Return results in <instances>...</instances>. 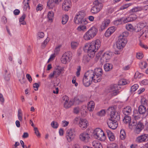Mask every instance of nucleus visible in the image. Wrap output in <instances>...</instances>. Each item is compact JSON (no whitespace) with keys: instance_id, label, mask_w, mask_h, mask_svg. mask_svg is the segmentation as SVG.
I'll return each instance as SVG.
<instances>
[{"instance_id":"obj_1","label":"nucleus","mask_w":148,"mask_h":148,"mask_svg":"<svg viewBox=\"0 0 148 148\" xmlns=\"http://www.w3.org/2000/svg\"><path fill=\"white\" fill-rule=\"evenodd\" d=\"M103 71L101 68L95 69L94 71L90 70L86 72L83 79V83L85 86H88L93 81L95 83L101 81Z\"/></svg>"},{"instance_id":"obj_2","label":"nucleus","mask_w":148,"mask_h":148,"mask_svg":"<svg viewBox=\"0 0 148 148\" xmlns=\"http://www.w3.org/2000/svg\"><path fill=\"white\" fill-rule=\"evenodd\" d=\"M101 46V42L100 40L97 39L93 40L89 43L86 44L85 47L88 50V55L90 58H93L95 52Z\"/></svg>"},{"instance_id":"obj_3","label":"nucleus","mask_w":148,"mask_h":148,"mask_svg":"<svg viewBox=\"0 0 148 148\" xmlns=\"http://www.w3.org/2000/svg\"><path fill=\"white\" fill-rule=\"evenodd\" d=\"M128 35V33L125 32L121 34L119 36L116 46L119 49H122L127 43L126 37Z\"/></svg>"},{"instance_id":"obj_4","label":"nucleus","mask_w":148,"mask_h":148,"mask_svg":"<svg viewBox=\"0 0 148 148\" xmlns=\"http://www.w3.org/2000/svg\"><path fill=\"white\" fill-rule=\"evenodd\" d=\"M98 32V29L96 27H92L84 34V39L86 40L92 39L96 35Z\"/></svg>"},{"instance_id":"obj_5","label":"nucleus","mask_w":148,"mask_h":148,"mask_svg":"<svg viewBox=\"0 0 148 148\" xmlns=\"http://www.w3.org/2000/svg\"><path fill=\"white\" fill-rule=\"evenodd\" d=\"M92 136L95 138L100 141H104L106 138L105 134L103 131L99 128H97L93 131Z\"/></svg>"},{"instance_id":"obj_6","label":"nucleus","mask_w":148,"mask_h":148,"mask_svg":"<svg viewBox=\"0 0 148 148\" xmlns=\"http://www.w3.org/2000/svg\"><path fill=\"white\" fill-rule=\"evenodd\" d=\"M93 3V6L91 8L90 12L94 14H97L102 9L103 4L101 0H95Z\"/></svg>"},{"instance_id":"obj_7","label":"nucleus","mask_w":148,"mask_h":148,"mask_svg":"<svg viewBox=\"0 0 148 148\" xmlns=\"http://www.w3.org/2000/svg\"><path fill=\"white\" fill-rule=\"evenodd\" d=\"M64 71L63 67L58 66L55 68L53 71L49 75L48 78L49 79L56 78L58 77Z\"/></svg>"},{"instance_id":"obj_8","label":"nucleus","mask_w":148,"mask_h":148,"mask_svg":"<svg viewBox=\"0 0 148 148\" xmlns=\"http://www.w3.org/2000/svg\"><path fill=\"white\" fill-rule=\"evenodd\" d=\"M72 56V53L70 51H67L65 53L62 55L61 58V62L64 64H67L70 61Z\"/></svg>"},{"instance_id":"obj_9","label":"nucleus","mask_w":148,"mask_h":148,"mask_svg":"<svg viewBox=\"0 0 148 148\" xmlns=\"http://www.w3.org/2000/svg\"><path fill=\"white\" fill-rule=\"evenodd\" d=\"M110 112V119L117 121L120 119L119 112L115 111L114 108L113 107H111L108 108L107 110Z\"/></svg>"},{"instance_id":"obj_10","label":"nucleus","mask_w":148,"mask_h":148,"mask_svg":"<svg viewBox=\"0 0 148 148\" xmlns=\"http://www.w3.org/2000/svg\"><path fill=\"white\" fill-rule=\"evenodd\" d=\"M76 124L79 125V126L82 129H85L88 125V121L85 119H79L78 118H76L75 120Z\"/></svg>"},{"instance_id":"obj_11","label":"nucleus","mask_w":148,"mask_h":148,"mask_svg":"<svg viewBox=\"0 0 148 148\" xmlns=\"http://www.w3.org/2000/svg\"><path fill=\"white\" fill-rule=\"evenodd\" d=\"M85 15V13L84 11H81L78 12L76 15L75 19V23L77 24L82 23V21Z\"/></svg>"},{"instance_id":"obj_12","label":"nucleus","mask_w":148,"mask_h":148,"mask_svg":"<svg viewBox=\"0 0 148 148\" xmlns=\"http://www.w3.org/2000/svg\"><path fill=\"white\" fill-rule=\"evenodd\" d=\"M108 92L111 93L112 96L116 95L119 92L117 85L115 84L111 85L108 89Z\"/></svg>"},{"instance_id":"obj_13","label":"nucleus","mask_w":148,"mask_h":148,"mask_svg":"<svg viewBox=\"0 0 148 148\" xmlns=\"http://www.w3.org/2000/svg\"><path fill=\"white\" fill-rule=\"evenodd\" d=\"M148 140V134H143L138 136L136 139V141L138 143H142Z\"/></svg>"},{"instance_id":"obj_14","label":"nucleus","mask_w":148,"mask_h":148,"mask_svg":"<svg viewBox=\"0 0 148 148\" xmlns=\"http://www.w3.org/2000/svg\"><path fill=\"white\" fill-rule=\"evenodd\" d=\"M107 123L108 127L110 128L113 130L116 129L118 126L117 121L114 120L109 119L107 121Z\"/></svg>"},{"instance_id":"obj_15","label":"nucleus","mask_w":148,"mask_h":148,"mask_svg":"<svg viewBox=\"0 0 148 148\" xmlns=\"http://www.w3.org/2000/svg\"><path fill=\"white\" fill-rule=\"evenodd\" d=\"M80 140L84 142L87 143L90 138V136L88 133L84 132L81 133L79 135Z\"/></svg>"},{"instance_id":"obj_16","label":"nucleus","mask_w":148,"mask_h":148,"mask_svg":"<svg viewBox=\"0 0 148 148\" xmlns=\"http://www.w3.org/2000/svg\"><path fill=\"white\" fill-rule=\"evenodd\" d=\"M71 6V0H65L62 5L63 10L66 11H68Z\"/></svg>"},{"instance_id":"obj_17","label":"nucleus","mask_w":148,"mask_h":148,"mask_svg":"<svg viewBox=\"0 0 148 148\" xmlns=\"http://www.w3.org/2000/svg\"><path fill=\"white\" fill-rule=\"evenodd\" d=\"M112 53L110 52H106L102 55V58H101V62H107L111 58Z\"/></svg>"},{"instance_id":"obj_18","label":"nucleus","mask_w":148,"mask_h":148,"mask_svg":"<svg viewBox=\"0 0 148 148\" xmlns=\"http://www.w3.org/2000/svg\"><path fill=\"white\" fill-rule=\"evenodd\" d=\"M143 128V124L141 121H139L136 125L134 130L135 132L137 134H139Z\"/></svg>"},{"instance_id":"obj_19","label":"nucleus","mask_w":148,"mask_h":148,"mask_svg":"<svg viewBox=\"0 0 148 148\" xmlns=\"http://www.w3.org/2000/svg\"><path fill=\"white\" fill-rule=\"evenodd\" d=\"M110 23V21L109 19H106L103 21L100 27V29L103 31L108 26Z\"/></svg>"},{"instance_id":"obj_20","label":"nucleus","mask_w":148,"mask_h":148,"mask_svg":"<svg viewBox=\"0 0 148 148\" xmlns=\"http://www.w3.org/2000/svg\"><path fill=\"white\" fill-rule=\"evenodd\" d=\"M147 25V23L144 21L139 23L137 24V27L138 29L137 30H136V29L135 30L136 32H138L146 27Z\"/></svg>"},{"instance_id":"obj_21","label":"nucleus","mask_w":148,"mask_h":148,"mask_svg":"<svg viewBox=\"0 0 148 148\" xmlns=\"http://www.w3.org/2000/svg\"><path fill=\"white\" fill-rule=\"evenodd\" d=\"M115 28L114 27H111L108 28L105 33V36L108 37L110 36L115 31Z\"/></svg>"},{"instance_id":"obj_22","label":"nucleus","mask_w":148,"mask_h":148,"mask_svg":"<svg viewBox=\"0 0 148 148\" xmlns=\"http://www.w3.org/2000/svg\"><path fill=\"white\" fill-rule=\"evenodd\" d=\"M84 101L83 97L82 96H78L75 98V105L80 104Z\"/></svg>"},{"instance_id":"obj_23","label":"nucleus","mask_w":148,"mask_h":148,"mask_svg":"<svg viewBox=\"0 0 148 148\" xmlns=\"http://www.w3.org/2000/svg\"><path fill=\"white\" fill-rule=\"evenodd\" d=\"M140 37L145 39L148 37V30H143L141 31L140 33Z\"/></svg>"},{"instance_id":"obj_24","label":"nucleus","mask_w":148,"mask_h":148,"mask_svg":"<svg viewBox=\"0 0 148 148\" xmlns=\"http://www.w3.org/2000/svg\"><path fill=\"white\" fill-rule=\"evenodd\" d=\"M106 132L109 140L111 141H113L115 140V137L114 134L110 130H107Z\"/></svg>"},{"instance_id":"obj_25","label":"nucleus","mask_w":148,"mask_h":148,"mask_svg":"<svg viewBox=\"0 0 148 148\" xmlns=\"http://www.w3.org/2000/svg\"><path fill=\"white\" fill-rule=\"evenodd\" d=\"M54 13L53 11L49 12L47 15L48 21L50 22H52L54 19Z\"/></svg>"},{"instance_id":"obj_26","label":"nucleus","mask_w":148,"mask_h":148,"mask_svg":"<svg viewBox=\"0 0 148 148\" xmlns=\"http://www.w3.org/2000/svg\"><path fill=\"white\" fill-rule=\"evenodd\" d=\"M131 112V108L130 106H127L123 110V113L125 115H127L130 114Z\"/></svg>"},{"instance_id":"obj_27","label":"nucleus","mask_w":148,"mask_h":148,"mask_svg":"<svg viewBox=\"0 0 148 148\" xmlns=\"http://www.w3.org/2000/svg\"><path fill=\"white\" fill-rule=\"evenodd\" d=\"M92 145L95 148H103L100 143L97 140L93 141L92 143Z\"/></svg>"},{"instance_id":"obj_28","label":"nucleus","mask_w":148,"mask_h":148,"mask_svg":"<svg viewBox=\"0 0 148 148\" xmlns=\"http://www.w3.org/2000/svg\"><path fill=\"white\" fill-rule=\"evenodd\" d=\"M95 103L94 101H91L89 102L88 104V110L90 111H92L95 108Z\"/></svg>"},{"instance_id":"obj_29","label":"nucleus","mask_w":148,"mask_h":148,"mask_svg":"<svg viewBox=\"0 0 148 148\" xmlns=\"http://www.w3.org/2000/svg\"><path fill=\"white\" fill-rule=\"evenodd\" d=\"M55 3L54 0H49L47 2V6L49 9H52L55 5Z\"/></svg>"},{"instance_id":"obj_30","label":"nucleus","mask_w":148,"mask_h":148,"mask_svg":"<svg viewBox=\"0 0 148 148\" xmlns=\"http://www.w3.org/2000/svg\"><path fill=\"white\" fill-rule=\"evenodd\" d=\"M139 113L140 114H144L145 113L146 110L145 107L143 105L139 106L138 108Z\"/></svg>"},{"instance_id":"obj_31","label":"nucleus","mask_w":148,"mask_h":148,"mask_svg":"<svg viewBox=\"0 0 148 148\" xmlns=\"http://www.w3.org/2000/svg\"><path fill=\"white\" fill-rule=\"evenodd\" d=\"M112 65L110 63H106L104 65V69L106 71H110L112 69Z\"/></svg>"},{"instance_id":"obj_32","label":"nucleus","mask_w":148,"mask_h":148,"mask_svg":"<svg viewBox=\"0 0 148 148\" xmlns=\"http://www.w3.org/2000/svg\"><path fill=\"white\" fill-rule=\"evenodd\" d=\"M30 0H24L23 3L24 5L23 7V9L26 10L28 8L29 9L30 7L29 5V3Z\"/></svg>"},{"instance_id":"obj_33","label":"nucleus","mask_w":148,"mask_h":148,"mask_svg":"<svg viewBox=\"0 0 148 148\" xmlns=\"http://www.w3.org/2000/svg\"><path fill=\"white\" fill-rule=\"evenodd\" d=\"M26 17V15L25 14H23L22 16L19 19V22L20 24L25 25L26 24V23L24 21Z\"/></svg>"},{"instance_id":"obj_34","label":"nucleus","mask_w":148,"mask_h":148,"mask_svg":"<svg viewBox=\"0 0 148 148\" xmlns=\"http://www.w3.org/2000/svg\"><path fill=\"white\" fill-rule=\"evenodd\" d=\"M68 19L69 17L68 15L66 14L63 15L62 18V23L63 24H66L68 21Z\"/></svg>"},{"instance_id":"obj_35","label":"nucleus","mask_w":148,"mask_h":148,"mask_svg":"<svg viewBox=\"0 0 148 148\" xmlns=\"http://www.w3.org/2000/svg\"><path fill=\"white\" fill-rule=\"evenodd\" d=\"M62 47V45L60 44L56 46L54 50V53L58 55L60 52V49Z\"/></svg>"},{"instance_id":"obj_36","label":"nucleus","mask_w":148,"mask_h":148,"mask_svg":"<svg viewBox=\"0 0 148 148\" xmlns=\"http://www.w3.org/2000/svg\"><path fill=\"white\" fill-rule=\"evenodd\" d=\"M120 138L121 140H124L126 137V134L125 130L123 129L121 130L120 133Z\"/></svg>"},{"instance_id":"obj_37","label":"nucleus","mask_w":148,"mask_h":148,"mask_svg":"<svg viewBox=\"0 0 148 148\" xmlns=\"http://www.w3.org/2000/svg\"><path fill=\"white\" fill-rule=\"evenodd\" d=\"M73 104V101H69L63 104V106L64 108H67L71 107Z\"/></svg>"},{"instance_id":"obj_38","label":"nucleus","mask_w":148,"mask_h":148,"mask_svg":"<svg viewBox=\"0 0 148 148\" xmlns=\"http://www.w3.org/2000/svg\"><path fill=\"white\" fill-rule=\"evenodd\" d=\"M77 29L78 31L85 32L87 29V27L85 25H80L78 27Z\"/></svg>"},{"instance_id":"obj_39","label":"nucleus","mask_w":148,"mask_h":148,"mask_svg":"<svg viewBox=\"0 0 148 148\" xmlns=\"http://www.w3.org/2000/svg\"><path fill=\"white\" fill-rule=\"evenodd\" d=\"M126 29L129 31H132L134 30V28L132 25L129 23L127 24L125 26Z\"/></svg>"},{"instance_id":"obj_40","label":"nucleus","mask_w":148,"mask_h":148,"mask_svg":"<svg viewBox=\"0 0 148 148\" xmlns=\"http://www.w3.org/2000/svg\"><path fill=\"white\" fill-rule=\"evenodd\" d=\"M131 118L130 116H125L123 119V122L125 123H129L131 121Z\"/></svg>"},{"instance_id":"obj_41","label":"nucleus","mask_w":148,"mask_h":148,"mask_svg":"<svg viewBox=\"0 0 148 148\" xmlns=\"http://www.w3.org/2000/svg\"><path fill=\"white\" fill-rule=\"evenodd\" d=\"M22 113L21 110V109H19L18 111V120L20 121H22Z\"/></svg>"},{"instance_id":"obj_42","label":"nucleus","mask_w":148,"mask_h":148,"mask_svg":"<svg viewBox=\"0 0 148 148\" xmlns=\"http://www.w3.org/2000/svg\"><path fill=\"white\" fill-rule=\"evenodd\" d=\"M68 135L67 137H73L74 138V136L73 135V130L72 131L71 129L68 130L67 131Z\"/></svg>"},{"instance_id":"obj_43","label":"nucleus","mask_w":148,"mask_h":148,"mask_svg":"<svg viewBox=\"0 0 148 148\" xmlns=\"http://www.w3.org/2000/svg\"><path fill=\"white\" fill-rule=\"evenodd\" d=\"M50 40L49 38H47L42 43L41 47L42 48H45L46 45L47 44L48 42Z\"/></svg>"},{"instance_id":"obj_44","label":"nucleus","mask_w":148,"mask_h":148,"mask_svg":"<svg viewBox=\"0 0 148 148\" xmlns=\"http://www.w3.org/2000/svg\"><path fill=\"white\" fill-rule=\"evenodd\" d=\"M141 10H142V9L141 7H138L133 8L130 10V12H135L140 11Z\"/></svg>"},{"instance_id":"obj_45","label":"nucleus","mask_w":148,"mask_h":148,"mask_svg":"<svg viewBox=\"0 0 148 148\" xmlns=\"http://www.w3.org/2000/svg\"><path fill=\"white\" fill-rule=\"evenodd\" d=\"M118 147L117 145L115 143H112L108 145L107 148H118Z\"/></svg>"},{"instance_id":"obj_46","label":"nucleus","mask_w":148,"mask_h":148,"mask_svg":"<svg viewBox=\"0 0 148 148\" xmlns=\"http://www.w3.org/2000/svg\"><path fill=\"white\" fill-rule=\"evenodd\" d=\"M40 84V83L39 82V83H35L33 84V87L35 90L37 91L38 90Z\"/></svg>"},{"instance_id":"obj_47","label":"nucleus","mask_w":148,"mask_h":148,"mask_svg":"<svg viewBox=\"0 0 148 148\" xmlns=\"http://www.w3.org/2000/svg\"><path fill=\"white\" fill-rule=\"evenodd\" d=\"M69 100V97L66 96H64L62 97V102L63 104L68 102Z\"/></svg>"},{"instance_id":"obj_48","label":"nucleus","mask_w":148,"mask_h":148,"mask_svg":"<svg viewBox=\"0 0 148 148\" xmlns=\"http://www.w3.org/2000/svg\"><path fill=\"white\" fill-rule=\"evenodd\" d=\"M51 125L52 127L55 129L58 128V125L57 122L53 121L51 123Z\"/></svg>"},{"instance_id":"obj_49","label":"nucleus","mask_w":148,"mask_h":148,"mask_svg":"<svg viewBox=\"0 0 148 148\" xmlns=\"http://www.w3.org/2000/svg\"><path fill=\"white\" fill-rule=\"evenodd\" d=\"M34 130L35 132V133L36 136L38 137H40V134L39 132L38 128L36 127H34Z\"/></svg>"},{"instance_id":"obj_50","label":"nucleus","mask_w":148,"mask_h":148,"mask_svg":"<svg viewBox=\"0 0 148 148\" xmlns=\"http://www.w3.org/2000/svg\"><path fill=\"white\" fill-rule=\"evenodd\" d=\"M143 76L142 73H140L138 72H136L135 75V77L136 78H140Z\"/></svg>"},{"instance_id":"obj_51","label":"nucleus","mask_w":148,"mask_h":148,"mask_svg":"<svg viewBox=\"0 0 148 148\" xmlns=\"http://www.w3.org/2000/svg\"><path fill=\"white\" fill-rule=\"evenodd\" d=\"M127 84V81L124 79H121L119 81V84L120 85H124Z\"/></svg>"},{"instance_id":"obj_52","label":"nucleus","mask_w":148,"mask_h":148,"mask_svg":"<svg viewBox=\"0 0 148 148\" xmlns=\"http://www.w3.org/2000/svg\"><path fill=\"white\" fill-rule=\"evenodd\" d=\"M123 21V18H122L121 19H119L114 21V23L115 25H118L121 24L122 23L121 20Z\"/></svg>"},{"instance_id":"obj_53","label":"nucleus","mask_w":148,"mask_h":148,"mask_svg":"<svg viewBox=\"0 0 148 148\" xmlns=\"http://www.w3.org/2000/svg\"><path fill=\"white\" fill-rule=\"evenodd\" d=\"M57 55V54H55V53H53L52 54L49 58V59L48 62H49L50 61L52 60H53L54 58L56 57V56Z\"/></svg>"},{"instance_id":"obj_54","label":"nucleus","mask_w":148,"mask_h":148,"mask_svg":"<svg viewBox=\"0 0 148 148\" xmlns=\"http://www.w3.org/2000/svg\"><path fill=\"white\" fill-rule=\"evenodd\" d=\"M140 65L141 68L142 69L145 68L147 66V63L145 62H141Z\"/></svg>"},{"instance_id":"obj_55","label":"nucleus","mask_w":148,"mask_h":148,"mask_svg":"<svg viewBox=\"0 0 148 148\" xmlns=\"http://www.w3.org/2000/svg\"><path fill=\"white\" fill-rule=\"evenodd\" d=\"M81 67L80 66H78L77 68V71L76 72V75L77 77L79 76L80 75V71H81Z\"/></svg>"},{"instance_id":"obj_56","label":"nucleus","mask_w":148,"mask_h":148,"mask_svg":"<svg viewBox=\"0 0 148 148\" xmlns=\"http://www.w3.org/2000/svg\"><path fill=\"white\" fill-rule=\"evenodd\" d=\"M105 114V111L104 110H102L97 113V115L99 116H103Z\"/></svg>"},{"instance_id":"obj_57","label":"nucleus","mask_w":148,"mask_h":148,"mask_svg":"<svg viewBox=\"0 0 148 148\" xmlns=\"http://www.w3.org/2000/svg\"><path fill=\"white\" fill-rule=\"evenodd\" d=\"M138 85L137 84H135L132 86L131 90L132 91H135L138 89Z\"/></svg>"},{"instance_id":"obj_58","label":"nucleus","mask_w":148,"mask_h":148,"mask_svg":"<svg viewBox=\"0 0 148 148\" xmlns=\"http://www.w3.org/2000/svg\"><path fill=\"white\" fill-rule=\"evenodd\" d=\"M134 114L133 115V116L134 117V118L136 119H137L139 117H138V113L137 110H135L134 111Z\"/></svg>"},{"instance_id":"obj_59","label":"nucleus","mask_w":148,"mask_h":148,"mask_svg":"<svg viewBox=\"0 0 148 148\" xmlns=\"http://www.w3.org/2000/svg\"><path fill=\"white\" fill-rule=\"evenodd\" d=\"M131 21H132L130 16L124 19H123V21L124 23H127Z\"/></svg>"},{"instance_id":"obj_60","label":"nucleus","mask_w":148,"mask_h":148,"mask_svg":"<svg viewBox=\"0 0 148 148\" xmlns=\"http://www.w3.org/2000/svg\"><path fill=\"white\" fill-rule=\"evenodd\" d=\"M132 21L135 20L137 18L136 15L135 14H132L130 15Z\"/></svg>"},{"instance_id":"obj_61","label":"nucleus","mask_w":148,"mask_h":148,"mask_svg":"<svg viewBox=\"0 0 148 148\" xmlns=\"http://www.w3.org/2000/svg\"><path fill=\"white\" fill-rule=\"evenodd\" d=\"M38 37L40 38H42L44 36V34L42 32H39L38 34Z\"/></svg>"},{"instance_id":"obj_62","label":"nucleus","mask_w":148,"mask_h":148,"mask_svg":"<svg viewBox=\"0 0 148 148\" xmlns=\"http://www.w3.org/2000/svg\"><path fill=\"white\" fill-rule=\"evenodd\" d=\"M26 77L29 81L31 83L32 81V79L30 75L29 74H27L26 75Z\"/></svg>"},{"instance_id":"obj_63","label":"nucleus","mask_w":148,"mask_h":148,"mask_svg":"<svg viewBox=\"0 0 148 148\" xmlns=\"http://www.w3.org/2000/svg\"><path fill=\"white\" fill-rule=\"evenodd\" d=\"M69 124V122L66 121H63L62 122V125L64 127L67 126Z\"/></svg>"},{"instance_id":"obj_64","label":"nucleus","mask_w":148,"mask_h":148,"mask_svg":"<svg viewBox=\"0 0 148 148\" xmlns=\"http://www.w3.org/2000/svg\"><path fill=\"white\" fill-rule=\"evenodd\" d=\"M143 57V54L141 53H138L136 54V57L138 59H141Z\"/></svg>"}]
</instances>
